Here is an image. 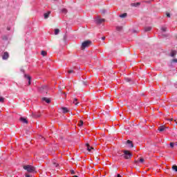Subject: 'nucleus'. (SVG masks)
Wrapping results in <instances>:
<instances>
[{"label": "nucleus", "mask_w": 177, "mask_h": 177, "mask_svg": "<svg viewBox=\"0 0 177 177\" xmlns=\"http://www.w3.org/2000/svg\"><path fill=\"white\" fill-rule=\"evenodd\" d=\"M122 157L125 160H131V158H132V153L128 150H124Z\"/></svg>", "instance_id": "1"}, {"label": "nucleus", "mask_w": 177, "mask_h": 177, "mask_svg": "<svg viewBox=\"0 0 177 177\" xmlns=\"http://www.w3.org/2000/svg\"><path fill=\"white\" fill-rule=\"evenodd\" d=\"M23 168L24 169H25V171H27V172H29L30 174H32V172H35V167L34 166L28 165H24Z\"/></svg>", "instance_id": "2"}, {"label": "nucleus", "mask_w": 177, "mask_h": 177, "mask_svg": "<svg viewBox=\"0 0 177 177\" xmlns=\"http://www.w3.org/2000/svg\"><path fill=\"white\" fill-rule=\"evenodd\" d=\"M91 45H92V41L91 40H86L82 44V49L89 48Z\"/></svg>", "instance_id": "3"}, {"label": "nucleus", "mask_w": 177, "mask_h": 177, "mask_svg": "<svg viewBox=\"0 0 177 177\" xmlns=\"http://www.w3.org/2000/svg\"><path fill=\"white\" fill-rule=\"evenodd\" d=\"M106 19H101L100 17H97V19H95V23H97V24H102V23H104Z\"/></svg>", "instance_id": "4"}, {"label": "nucleus", "mask_w": 177, "mask_h": 177, "mask_svg": "<svg viewBox=\"0 0 177 177\" xmlns=\"http://www.w3.org/2000/svg\"><path fill=\"white\" fill-rule=\"evenodd\" d=\"M3 60H8L9 59V53L5 52L2 56Z\"/></svg>", "instance_id": "5"}, {"label": "nucleus", "mask_w": 177, "mask_h": 177, "mask_svg": "<svg viewBox=\"0 0 177 177\" xmlns=\"http://www.w3.org/2000/svg\"><path fill=\"white\" fill-rule=\"evenodd\" d=\"M20 121L23 122L24 124H28V120H27V118L21 117L19 118Z\"/></svg>", "instance_id": "6"}, {"label": "nucleus", "mask_w": 177, "mask_h": 177, "mask_svg": "<svg viewBox=\"0 0 177 177\" xmlns=\"http://www.w3.org/2000/svg\"><path fill=\"white\" fill-rule=\"evenodd\" d=\"M167 128L165 127V126H160L158 127V131L160 132H164V131H167Z\"/></svg>", "instance_id": "7"}, {"label": "nucleus", "mask_w": 177, "mask_h": 177, "mask_svg": "<svg viewBox=\"0 0 177 177\" xmlns=\"http://www.w3.org/2000/svg\"><path fill=\"white\" fill-rule=\"evenodd\" d=\"M25 78L28 80V85H31V77L28 75H25Z\"/></svg>", "instance_id": "8"}, {"label": "nucleus", "mask_w": 177, "mask_h": 177, "mask_svg": "<svg viewBox=\"0 0 177 177\" xmlns=\"http://www.w3.org/2000/svg\"><path fill=\"white\" fill-rule=\"evenodd\" d=\"M74 70H75V67L71 68V69H69L68 71V74H74V73H75V71Z\"/></svg>", "instance_id": "9"}, {"label": "nucleus", "mask_w": 177, "mask_h": 177, "mask_svg": "<svg viewBox=\"0 0 177 177\" xmlns=\"http://www.w3.org/2000/svg\"><path fill=\"white\" fill-rule=\"evenodd\" d=\"M44 89L46 93H48V92L46 91V89H47L46 86H42L39 88L40 92H44Z\"/></svg>", "instance_id": "10"}, {"label": "nucleus", "mask_w": 177, "mask_h": 177, "mask_svg": "<svg viewBox=\"0 0 177 177\" xmlns=\"http://www.w3.org/2000/svg\"><path fill=\"white\" fill-rule=\"evenodd\" d=\"M127 145H128L129 147H133V143H132L131 140H127Z\"/></svg>", "instance_id": "11"}, {"label": "nucleus", "mask_w": 177, "mask_h": 177, "mask_svg": "<svg viewBox=\"0 0 177 177\" xmlns=\"http://www.w3.org/2000/svg\"><path fill=\"white\" fill-rule=\"evenodd\" d=\"M131 6H133L134 8H138V6H140V2L133 3L131 4Z\"/></svg>", "instance_id": "12"}, {"label": "nucleus", "mask_w": 177, "mask_h": 177, "mask_svg": "<svg viewBox=\"0 0 177 177\" xmlns=\"http://www.w3.org/2000/svg\"><path fill=\"white\" fill-rule=\"evenodd\" d=\"M41 100L46 102V103H50V100L48 97H42Z\"/></svg>", "instance_id": "13"}, {"label": "nucleus", "mask_w": 177, "mask_h": 177, "mask_svg": "<svg viewBox=\"0 0 177 177\" xmlns=\"http://www.w3.org/2000/svg\"><path fill=\"white\" fill-rule=\"evenodd\" d=\"M86 149L88 150V151H91V150H93V147H90L89 144H88V143L86 144Z\"/></svg>", "instance_id": "14"}, {"label": "nucleus", "mask_w": 177, "mask_h": 177, "mask_svg": "<svg viewBox=\"0 0 177 177\" xmlns=\"http://www.w3.org/2000/svg\"><path fill=\"white\" fill-rule=\"evenodd\" d=\"M170 56L171 57H175V56H176V50H172L170 53Z\"/></svg>", "instance_id": "15"}, {"label": "nucleus", "mask_w": 177, "mask_h": 177, "mask_svg": "<svg viewBox=\"0 0 177 177\" xmlns=\"http://www.w3.org/2000/svg\"><path fill=\"white\" fill-rule=\"evenodd\" d=\"M49 15H50V11H48L47 12L44 13V19H48L49 17Z\"/></svg>", "instance_id": "16"}, {"label": "nucleus", "mask_w": 177, "mask_h": 177, "mask_svg": "<svg viewBox=\"0 0 177 177\" xmlns=\"http://www.w3.org/2000/svg\"><path fill=\"white\" fill-rule=\"evenodd\" d=\"M62 112L66 114V113H68V109H67L66 107H62Z\"/></svg>", "instance_id": "17"}, {"label": "nucleus", "mask_w": 177, "mask_h": 177, "mask_svg": "<svg viewBox=\"0 0 177 177\" xmlns=\"http://www.w3.org/2000/svg\"><path fill=\"white\" fill-rule=\"evenodd\" d=\"M127 16H128V14L124 12V13L120 15L119 17H121L122 19H125V17H127Z\"/></svg>", "instance_id": "18"}, {"label": "nucleus", "mask_w": 177, "mask_h": 177, "mask_svg": "<svg viewBox=\"0 0 177 177\" xmlns=\"http://www.w3.org/2000/svg\"><path fill=\"white\" fill-rule=\"evenodd\" d=\"M145 31L147 32V31H151V27L148 26L145 28Z\"/></svg>", "instance_id": "19"}, {"label": "nucleus", "mask_w": 177, "mask_h": 177, "mask_svg": "<svg viewBox=\"0 0 177 177\" xmlns=\"http://www.w3.org/2000/svg\"><path fill=\"white\" fill-rule=\"evenodd\" d=\"M161 30H162V32H165L167 31V28L165 26L162 27Z\"/></svg>", "instance_id": "20"}, {"label": "nucleus", "mask_w": 177, "mask_h": 177, "mask_svg": "<svg viewBox=\"0 0 177 177\" xmlns=\"http://www.w3.org/2000/svg\"><path fill=\"white\" fill-rule=\"evenodd\" d=\"M41 55V56H46V55H48V53L45 50H42Z\"/></svg>", "instance_id": "21"}, {"label": "nucleus", "mask_w": 177, "mask_h": 177, "mask_svg": "<svg viewBox=\"0 0 177 177\" xmlns=\"http://www.w3.org/2000/svg\"><path fill=\"white\" fill-rule=\"evenodd\" d=\"M59 32H60V30L59 29H55V35H57V34H59Z\"/></svg>", "instance_id": "22"}, {"label": "nucleus", "mask_w": 177, "mask_h": 177, "mask_svg": "<svg viewBox=\"0 0 177 177\" xmlns=\"http://www.w3.org/2000/svg\"><path fill=\"white\" fill-rule=\"evenodd\" d=\"M77 100H77V98H74V100H73V103H75V106H77L78 104L80 103V102H77Z\"/></svg>", "instance_id": "23"}, {"label": "nucleus", "mask_w": 177, "mask_h": 177, "mask_svg": "<svg viewBox=\"0 0 177 177\" xmlns=\"http://www.w3.org/2000/svg\"><path fill=\"white\" fill-rule=\"evenodd\" d=\"M171 168H172V169H173L174 171H175L176 172H177V166H176V165H173Z\"/></svg>", "instance_id": "24"}, {"label": "nucleus", "mask_w": 177, "mask_h": 177, "mask_svg": "<svg viewBox=\"0 0 177 177\" xmlns=\"http://www.w3.org/2000/svg\"><path fill=\"white\" fill-rule=\"evenodd\" d=\"M78 125L79 127H82V125H84V122L82 120H80Z\"/></svg>", "instance_id": "25"}, {"label": "nucleus", "mask_w": 177, "mask_h": 177, "mask_svg": "<svg viewBox=\"0 0 177 177\" xmlns=\"http://www.w3.org/2000/svg\"><path fill=\"white\" fill-rule=\"evenodd\" d=\"M4 101H5V97H0V102H1V103H3Z\"/></svg>", "instance_id": "26"}, {"label": "nucleus", "mask_w": 177, "mask_h": 177, "mask_svg": "<svg viewBox=\"0 0 177 177\" xmlns=\"http://www.w3.org/2000/svg\"><path fill=\"white\" fill-rule=\"evenodd\" d=\"M172 63H177V59H174L171 61V64H172Z\"/></svg>", "instance_id": "27"}, {"label": "nucleus", "mask_w": 177, "mask_h": 177, "mask_svg": "<svg viewBox=\"0 0 177 177\" xmlns=\"http://www.w3.org/2000/svg\"><path fill=\"white\" fill-rule=\"evenodd\" d=\"M140 162H142V163L145 162V159L143 158H140Z\"/></svg>", "instance_id": "28"}, {"label": "nucleus", "mask_w": 177, "mask_h": 177, "mask_svg": "<svg viewBox=\"0 0 177 177\" xmlns=\"http://www.w3.org/2000/svg\"><path fill=\"white\" fill-rule=\"evenodd\" d=\"M175 146V143L171 142L170 143V147L173 148Z\"/></svg>", "instance_id": "29"}, {"label": "nucleus", "mask_w": 177, "mask_h": 177, "mask_svg": "<svg viewBox=\"0 0 177 177\" xmlns=\"http://www.w3.org/2000/svg\"><path fill=\"white\" fill-rule=\"evenodd\" d=\"M53 164L55 165L56 167H59V164L56 163V162H53Z\"/></svg>", "instance_id": "30"}, {"label": "nucleus", "mask_w": 177, "mask_h": 177, "mask_svg": "<svg viewBox=\"0 0 177 177\" xmlns=\"http://www.w3.org/2000/svg\"><path fill=\"white\" fill-rule=\"evenodd\" d=\"M167 17H171V14L169 12L166 13Z\"/></svg>", "instance_id": "31"}, {"label": "nucleus", "mask_w": 177, "mask_h": 177, "mask_svg": "<svg viewBox=\"0 0 177 177\" xmlns=\"http://www.w3.org/2000/svg\"><path fill=\"white\" fill-rule=\"evenodd\" d=\"M71 175H74V174H75V171L74 170H71Z\"/></svg>", "instance_id": "32"}, {"label": "nucleus", "mask_w": 177, "mask_h": 177, "mask_svg": "<svg viewBox=\"0 0 177 177\" xmlns=\"http://www.w3.org/2000/svg\"><path fill=\"white\" fill-rule=\"evenodd\" d=\"M102 41H104L106 39V37H102Z\"/></svg>", "instance_id": "33"}, {"label": "nucleus", "mask_w": 177, "mask_h": 177, "mask_svg": "<svg viewBox=\"0 0 177 177\" xmlns=\"http://www.w3.org/2000/svg\"><path fill=\"white\" fill-rule=\"evenodd\" d=\"M102 13L104 14V13H106V11L104 10H102Z\"/></svg>", "instance_id": "34"}, {"label": "nucleus", "mask_w": 177, "mask_h": 177, "mask_svg": "<svg viewBox=\"0 0 177 177\" xmlns=\"http://www.w3.org/2000/svg\"><path fill=\"white\" fill-rule=\"evenodd\" d=\"M8 31H10V28L9 27L7 28Z\"/></svg>", "instance_id": "35"}, {"label": "nucleus", "mask_w": 177, "mask_h": 177, "mask_svg": "<svg viewBox=\"0 0 177 177\" xmlns=\"http://www.w3.org/2000/svg\"><path fill=\"white\" fill-rule=\"evenodd\" d=\"M116 177H122L120 174H118Z\"/></svg>", "instance_id": "36"}, {"label": "nucleus", "mask_w": 177, "mask_h": 177, "mask_svg": "<svg viewBox=\"0 0 177 177\" xmlns=\"http://www.w3.org/2000/svg\"><path fill=\"white\" fill-rule=\"evenodd\" d=\"M169 121H173L174 119L173 118H171V119H169Z\"/></svg>", "instance_id": "37"}, {"label": "nucleus", "mask_w": 177, "mask_h": 177, "mask_svg": "<svg viewBox=\"0 0 177 177\" xmlns=\"http://www.w3.org/2000/svg\"><path fill=\"white\" fill-rule=\"evenodd\" d=\"M26 177H30V175L26 174Z\"/></svg>", "instance_id": "38"}, {"label": "nucleus", "mask_w": 177, "mask_h": 177, "mask_svg": "<svg viewBox=\"0 0 177 177\" xmlns=\"http://www.w3.org/2000/svg\"><path fill=\"white\" fill-rule=\"evenodd\" d=\"M83 84H84V85H86V82H83Z\"/></svg>", "instance_id": "39"}, {"label": "nucleus", "mask_w": 177, "mask_h": 177, "mask_svg": "<svg viewBox=\"0 0 177 177\" xmlns=\"http://www.w3.org/2000/svg\"><path fill=\"white\" fill-rule=\"evenodd\" d=\"M126 80H127V81H128V82L131 81V80H129V79H126Z\"/></svg>", "instance_id": "40"}, {"label": "nucleus", "mask_w": 177, "mask_h": 177, "mask_svg": "<svg viewBox=\"0 0 177 177\" xmlns=\"http://www.w3.org/2000/svg\"><path fill=\"white\" fill-rule=\"evenodd\" d=\"M73 177H78V176H73Z\"/></svg>", "instance_id": "41"}]
</instances>
